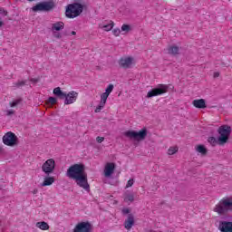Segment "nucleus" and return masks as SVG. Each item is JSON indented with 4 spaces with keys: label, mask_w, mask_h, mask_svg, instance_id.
I'll return each mask as SVG.
<instances>
[{
    "label": "nucleus",
    "mask_w": 232,
    "mask_h": 232,
    "mask_svg": "<svg viewBox=\"0 0 232 232\" xmlns=\"http://www.w3.org/2000/svg\"><path fill=\"white\" fill-rule=\"evenodd\" d=\"M53 95L58 99L64 100V104H73L75 101H77V97H79V93L77 92L72 91L68 93L62 92L61 87H56L53 91Z\"/></svg>",
    "instance_id": "f257e3e1"
},
{
    "label": "nucleus",
    "mask_w": 232,
    "mask_h": 232,
    "mask_svg": "<svg viewBox=\"0 0 232 232\" xmlns=\"http://www.w3.org/2000/svg\"><path fill=\"white\" fill-rule=\"evenodd\" d=\"M214 211L218 215H226L227 211H232V197L224 198L218 205H216Z\"/></svg>",
    "instance_id": "f03ea898"
},
{
    "label": "nucleus",
    "mask_w": 232,
    "mask_h": 232,
    "mask_svg": "<svg viewBox=\"0 0 232 232\" xmlns=\"http://www.w3.org/2000/svg\"><path fill=\"white\" fill-rule=\"evenodd\" d=\"M82 10H84V5L82 4H70L66 8L65 15L69 19H75V17H79Z\"/></svg>",
    "instance_id": "7ed1b4c3"
},
{
    "label": "nucleus",
    "mask_w": 232,
    "mask_h": 232,
    "mask_svg": "<svg viewBox=\"0 0 232 232\" xmlns=\"http://www.w3.org/2000/svg\"><path fill=\"white\" fill-rule=\"evenodd\" d=\"M218 146H224L229 140L231 135V127L229 125H221L218 129Z\"/></svg>",
    "instance_id": "20e7f679"
},
{
    "label": "nucleus",
    "mask_w": 232,
    "mask_h": 232,
    "mask_svg": "<svg viewBox=\"0 0 232 232\" xmlns=\"http://www.w3.org/2000/svg\"><path fill=\"white\" fill-rule=\"evenodd\" d=\"M69 179H72L76 182L77 186L82 188L85 191L90 193V183H88L87 175H69Z\"/></svg>",
    "instance_id": "39448f33"
},
{
    "label": "nucleus",
    "mask_w": 232,
    "mask_h": 232,
    "mask_svg": "<svg viewBox=\"0 0 232 232\" xmlns=\"http://www.w3.org/2000/svg\"><path fill=\"white\" fill-rule=\"evenodd\" d=\"M55 8V3L53 1H44L36 4L32 7L33 12H50Z\"/></svg>",
    "instance_id": "423d86ee"
},
{
    "label": "nucleus",
    "mask_w": 232,
    "mask_h": 232,
    "mask_svg": "<svg viewBox=\"0 0 232 232\" xmlns=\"http://www.w3.org/2000/svg\"><path fill=\"white\" fill-rule=\"evenodd\" d=\"M125 137H128V139H134V140H144L146 137H148V129L143 128L140 131L135 130H128L124 133Z\"/></svg>",
    "instance_id": "0eeeda50"
},
{
    "label": "nucleus",
    "mask_w": 232,
    "mask_h": 232,
    "mask_svg": "<svg viewBox=\"0 0 232 232\" xmlns=\"http://www.w3.org/2000/svg\"><path fill=\"white\" fill-rule=\"evenodd\" d=\"M168 90H169V86H168L167 84H159L156 88L150 90L147 93V98L151 99V97L163 95V93H168Z\"/></svg>",
    "instance_id": "6e6552de"
},
{
    "label": "nucleus",
    "mask_w": 232,
    "mask_h": 232,
    "mask_svg": "<svg viewBox=\"0 0 232 232\" xmlns=\"http://www.w3.org/2000/svg\"><path fill=\"white\" fill-rule=\"evenodd\" d=\"M85 170L86 166H84V164H74L67 169L66 175H84Z\"/></svg>",
    "instance_id": "1a4fd4ad"
},
{
    "label": "nucleus",
    "mask_w": 232,
    "mask_h": 232,
    "mask_svg": "<svg viewBox=\"0 0 232 232\" xmlns=\"http://www.w3.org/2000/svg\"><path fill=\"white\" fill-rule=\"evenodd\" d=\"M3 142L5 146H16L17 144V136L12 131L6 132L3 137Z\"/></svg>",
    "instance_id": "9d476101"
},
{
    "label": "nucleus",
    "mask_w": 232,
    "mask_h": 232,
    "mask_svg": "<svg viewBox=\"0 0 232 232\" xmlns=\"http://www.w3.org/2000/svg\"><path fill=\"white\" fill-rule=\"evenodd\" d=\"M92 223L86 221L78 223L74 227V232H92Z\"/></svg>",
    "instance_id": "9b49d317"
},
{
    "label": "nucleus",
    "mask_w": 232,
    "mask_h": 232,
    "mask_svg": "<svg viewBox=\"0 0 232 232\" xmlns=\"http://www.w3.org/2000/svg\"><path fill=\"white\" fill-rule=\"evenodd\" d=\"M134 61L135 60L131 56L121 57L119 60V66L121 68H124L125 70H128V69L131 68V65L133 64Z\"/></svg>",
    "instance_id": "f8f14e48"
},
{
    "label": "nucleus",
    "mask_w": 232,
    "mask_h": 232,
    "mask_svg": "<svg viewBox=\"0 0 232 232\" xmlns=\"http://www.w3.org/2000/svg\"><path fill=\"white\" fill-rule=\"evenodd\" d=\"M42 169L44 173H53V169H55V160L53 159L47 160L42 166Z\"/></svg>",
    "instance_id": "ddd939ff"
},
{
    "label": "nucleus",
    "mask_w": 232,
    "mask_h": 232,
    "mask_svg": "<svg viewBox=\"0 0 232 232\" xmlns=\"http://www.w3.org/2000/svg\"><path fill=\"white\" fill-rule=\"evenodd\" d=\"M123 226L125 229L130 231V229H131L133 226H135V216H133V214H129L127 218L124 221Z\"/></svg>",
    "instance_id": "4468645a"
},
{
    "label": "nucleus",
    "mask_w": 232,
    "mask_h": 232,
    "mask_svg": "<svg viewBox=\"0 0 232 232\" xmlns=\"http://www.w3.org/2000/svg\"><path fill=\"white\" fill-rule=\"evenodd\" d=\"M218 229L221 232H232V222L229 221H220Z\"/></svg>",
    "instance_id": "2eb2a0df"
},
{
    "label": "nucleus",
    "mask_w": 232,
    "mask_h": 232,
    "mask_svg": "<svg viewBox=\"0 0 232 232\" xmlns=\"http://www.w3.org/2000/svg\"><path fill=\"white\" fill-rule=\"evenodd\" d=\"M192 104H193V106H195V108H198L199 110L208 108V106L206 105V100H204V99L194 100L192 102Z\"/></svg>",
    "instance_id": "dca6fc26"
},
{
    "label": "nucleus",
    "mask_w": 232,
    "mask_h": 232,
    "mask_svg": "<svg viewBox=\"0 0 232 232\" xmlns=\"http://www.w3.org/2000/svg\"><path fill=\"white\" fill-rule=\"evenodd\" d=\"M61 30H64L63 22H56L52 24V32H61Z\"/></svg>",
    "instance_id": "f3484780"
},
{
    "label": "nucleus",
    "mask_w": 232,
    "mask_h": 232,
    "mask_svg": "<svg viewBox=\"0 0 232 232\" xmlns=\"http://www.w3.org/2000/svg\"><path fill=\"white\" fill-rule=\"evenodd\" d=\"M115 171V163H107L104 169V175H112Z\"/></svg>",
    "instance_id": "a211bd4d"
},
{
    "label": "nucleus",
    "mask_w": 232,
    "mask_h": 232,
    "mask_svg": "<svg viewBox=\"0 0 232 232\" xmlns=\"http://www.w3.org/2000/svg\"><path fill=\"white\" fill-rule=\"evenodd\" d=\"M53 182H55V178L46 176L44 179V182L42 183V186L43 187L52 186L53 184Z\"/></svg>",
    "instance_id": "6ab92c4d"
},
{
    "label": "nucleus",
    "mask_w": 232,
    "mask_h": 232,
    "mask_svg": "<svg viewBox=\"0 0 232 232\" xmlns=\"http://www.w3.org/2000/svg\"><path fill=\"white\" fill-rule=\"evenodd\" d=\"M36 227H39V229H42V231H48V229H50V225L44 221H42L36 223Z\"/></svg>",
    "instance_id": "aec40b11"
},
{
    "label": "nucleus",
    "mask_w": 232,
    "mask_h": 232,
    "mask_svg": "<svg viewBox=\"0 0 232 232\" xmlns=\"http://www.w3.org/2000/svg\"><path fill=\"white\" fill-rule=\"evenodd\" d=\"M115 24H113V21H110L109 24H106L104 25H100V28L104 30L105 32H110L111 30L113 29Z\"/></svg>",
    "instance_id": "412c9836"
},
{
    "label": "nucleus",
    "mask_w": 232,
    "mask_h": 232,
    "mask_svg": "<svg viewBox=\"0 0 232 232\" xmlns=\"http://www.w3.org/2000/svg\"><path fill=\"white\" fill-rule=\"evenodd\" d=\"M196 151L201 155H208V149H206V146L204 145H198L196 147Z\"/></svg>",
    "instance_id": "4be33fe9"
},
{
    "label": "nucleus",
    "mask_w": 232,
    "mask_h": 232,
    "mask_svg": "<svg viewBox=\"0 0 232 232\" xmlns=\"http://www.w3.org/2000/svg\"><path fill=\"white\" fill-rule=\"evenodd\" d=\"M179 52H180V49L179 48V46L169 47V53H170V55H177Z\"/></svg>",
    "instance_id": "5701e85b"
},
{
    "label": "nucleus",
    "mask_w": 232,
    "mask_h": 232,
    "mask_svg": "<svg viewBox=\"0 0 232 232\" xmlns=\"http://www.w3.org/2000/svg\"><path fill=\"white\" fill-rule=\"evenodd\" d=\"M26 85V81H18L13 83V88H23V86Z\"/></svg>",
    "instance_id": "b1692460"
},
{
    "label": "nucleus",
    "mask_w": 232,
    "mask_h": 232,
    "mask_svg": "<svg viewBox=\"0 0 232 232\" xmlns=\"http://www.w3.org/2000/svg\"><path fill=\"white\" fill-rule=\"evenodd\" d=\"M208 142H209L212 146H217V144H218V138L208 137Z\"/></svg>",
    "instance_id": "393cba45"
},
{
    "label": "nucleus",
    "mask_w": 232,
    "mask_h": 232,
    "mask_svg": "<svg viewBox=\"0 0 232 232\" xmlns=\"http://www.w3.org/2000/svg\"><path fill=\"white\" fill-rule=\"evenodd\" d=\"M135 200V196L133 194H128L124 198V202H133Z\"/></svg>",
    "instance_id": "a878e982"
},
{
    "label": "nucleus",
    "mask_w": 232,
    "mask_h": 232,
    "mask_svg": "<svg viewBox=\"0 0 232 232\" xmlns=\"http://www.w3.org/2000/svg\"><path fill=\"white\" fill-rule=\"evenodd\" d=\"M46 104H51V106H53V104H57V98L55 97H49Z\"/></svg>",
    "instance_id": "bb28decb"
},
{
    "label": "nucleus",
    "mask_w": 232,
    "mask_h": 232,
    "mask_svg": "<svg viewBox=\"0 0 232 232\" xmlns=\"http://www.w3.org/2000/svg\"><path fill=\"white\" fill-rule=\"evenodd\" d=\"M108 97H110V95L106 94V92H103L101 95V102H102V104H106V101H108Z\"/></svg>",
    "instance_id": "cd10ccee"
},
{
    "label": "nucleus",
    "mask_w": 232,
    "mask_h": 232,
    "mask_svg": "<svg viewBox=\"0 0 232 232\" xmlns=\"http://www.w3.org/2000/svg\"><path fill=\"white\" fill-rule=\"evenodd\" d=\"M177 151H179V149L177 147H170L168 150V155H175V153H177Z\"/></svg>",
    "instance_id": "c85d7f7f"
},
{
    "label": "nucleus",
    "mask_w": 232,
    "mask_h": 232,
    "mask_svg": "<svg viewBox=\"0 0 232 232\" xmlns=\"http://www.w3.org/2000/svg\"><path fill=\"white\" fill-rule=\"evenodd\" d=\"M104 106H106V103H102V102H100L99 106H97L95 109V113H100L101 110H102Z\"/></svg>",
    "instance_id": "c756f323"
},
{
    "label": "nucleus",
    "mask_w": 232,
    "mask_h": 232,
    "mask_svg": "<svg viewBox=\"0 0 232 232\" xmlns=\"http://www.w3.org/2000/svg\"><path fill=\"white\" fill-rule=\"evenodd\" d=\"M131 30V26L130 24H124L122 26H121V31L122 32H130Z\"/></svg>",
    "instance_id": "7c9ffc66"
},
{
    "label": "nucleus",
    "mask_w": 232,
    "mask_h": 232,
    "mask_svg": "<svg viewBox=\"0 0 232 232\" xmlns=\"http://www.w3.org/2000/svg\"><path fill=\"white\" fill-rule=\"evenodd\" d=\"M111 92H113V84H109L108 87L105 90V93L107 95H110V93H111Z\"/></svg>",
    "instance_id": "2f4dec72"
},
{
    "label": "nucleus",
    "mask_w": 232,
    "mask_h": 232,
    "mask_svg": "<svg viewBox=\"0 0 232 232\" xmlns=\"http://www.w3.org/2000/svg\"><path fill=\"white\" fill-rule=\"evenodd\" d=\"M21 99L14 100L13 102L10 103L11 108H15V106L21 103Z\"/></svg>",
    "instance_id": "473e14b6"
},
{
    "label": "nucleus",
    "mask_w": 232,
    "mask_h": 232,
    "mask_svg": "<svg viewBox=\"0 0 232 232\" xmlns=\"http://www.w3.org/2000/svg\"><path fill=\"white\" fill-rule=\"evenodd\" d=\"M0 15L6 17V15H8V11L5 10L3 7H0Z\"/></svg>",
    "instance_id": "72a5a7b5"
},
{
    "label": "nucleus",
    "mask_w": 232,
    "mask_h": 232,
    "mask_svg": "<svg viewBox=\"0 0 232 232\" xmlns=\"http://www.w3.org/2000/svg\"><path fill=\"white\" fill-rule=\"evenodd\" d=\"M112 34L115 37H119V35H121V29H113Z\"/></svg>",
    "instance_id": "f704fd0d"
},
{
    "label": "nucleus",
    "mask_w": 232,
    "mask_h": 232,
    "mask_svg": "<svg viewBox=\"0 0 232 232\" xmlns=\"http://www.w3.org/2000/svg\"><path fill=\"white\" fill-rule=\"evenodd\" d=\"M135 180L133 179H130L128 180L126 188H131V186H133Z\"/></svg>",
    "instance_id": "c9c22d12"
},
{
    "label": "nucleus",
    "mask_w": 232,
    "mask_h": 232,
    "mask_svg": "<svg viewBox=\"0 0 232 232\" xmlns=\"http://www.w3.org/2000/svg\"><path fill=\"white\" fill-rule=\"evenodd\" d=\"M121 213H122V215H130V213H131V209L122 208Z\"/></svg>",
    "instance_id": "e433bc0d"
},
{
    "label": "nucleus",
    "mask_w": 232,
    "mask_h": 232,
    "mask_svg": "<svg viewBox=\"0 0 232 232\" xmlns=\"http://www.w3.org/2000/svg\"><path fill=\"white\" fill-rule=\"evenodd\" d=\"M96 141L98 142V144L104 142V137L98 136L96 138Z\"/></svg>",
    "instance_id": "4c0bfd02"
},
{
    "label": "nucleus",
    "mask_w": 232,
    "mask_h": 232,
    "mask_svg": "<svg viewBox=\"0 0 232 232\" xmlns=\"http://www.w3.org/2000/svg\"><path fill=\"white\" fill-rule=\"evenodd\" d=\"M53 37H55L56 39H61L63 37V35H61L60 33H57L55 31H53Z\"/></svg>",
    "instance_id": "58836bf2"
},
{
    "label": "nucleus",
    "mask_w": 232,
    "mask_h": 232,
    "mask_svg": "<svg viewBox=\"0 0 232 232\" xmlns=\"http://www.w3.org/2000/svg\"><path fill=\"white\" fill-rule=\"evenodd\" d=\"M14 113H15L14 111H12V110L7 111V116H9V117H10V115H14Z\"/></svg>",
    "instance_id": "ea45409f"
},
{
    "label": "nucleus",
    "mask_w": 232,
    "mask_h": 232,
    "mask_svg": "<svg viewBox=\"0 0 232 232\" xmlns=\"http://www.w3.org/2000/svg\"><path fill=\"white\" fill-rule=\"evenodd\" d=\"M217 77H220V72H214V78L217 79Z\"/></svg>",
    "instance_id": "a19ab883"
},
{
    "label": "nucleus",
    "mask_w": 232,
    "mask_h": 232,
    "mask_svg": "<svg viewBox=\"0 0 232 232\" xmlns=\"http://www.w3.org/2000/svg\"><path fill=\"white\" fill-rule=\"evenodd\" d=\"M105 178L107 180H111V179H113L112 175H105Z\"/></svg>",
    "instance_id": "79ce46f5"
},
{
    "label": "nucleus",
    "mask_w": 232,
    "mask_h": 232,
    "mask_svg": "<svg viewBox=\"0 0 232 232\" xmlns=\"http://www.w3.org/2000/svg\"><path fill=\"white\" fill-rule=\"evenodd\" d=\"M5 25V23L3 22V21H1V18H0V28L2 27V26H4Z\"/></svg>",
    "instance_id": "37998d69"
},
{
    "label": "nucleus",
    "mask_w": 232,
    "mask_h": 232,
    "mask_svg": "<svg viewBox=\"0 0 232 232\" xmlns=\"http://www.w3.org/2000/svg\"><path fill=\"white\" fill-rule=\"evenodd\" d=\"M71 35H77V32L75 31L71 32Z\"/></svg>",
    "instance_id": "c03bdc74"
},
{
    "label": "nucleus",
    "mask_w": 232,
    "mask_h": 232,
    "mask_svg": "<svg viewBox=\"0 0 232 232\" xmlns=\"http://www.w3.org/2000/svg\"><path fill=\"white\" fill-rule=\"evenodd\" d=\"M31 81H32L33 82H35V79H31Z\"/></svg>",
    "instance_id": "a18cd8bd"
},
{
    "label": "nucleus",
    "mask_w": 232,
    "mask_h": 232,
    "mask_svg": "<svg viewBox=\"0 0 232 232\" xmlns=\"http://www.w3.org/2000/svg\"><path fill=\"white\" fill-rule=\"evenodd\" d=\"M147 232H153V230H148Z\"/></svg>",
    "instance_id": "49530a36"
},
{
    "label": "nucleus",
    "mask_w": 232,
    "mask_h": 232,
    "mask_svg": "<svg viewBox=\"0 0 232 232\" xmlns=\"http://www.w3.org/2000/svg\"><path fill=\"white\" fill-rule=\"evenodd\" d=\"M34 193H37V190H34Z\"/></svg>",
    "instance_id": "de8ad7c7"
},
{
    "label": "nucleus",
    "mask_w": 232,
    "mask_h": 232,
    "mask_svg": "<svg viewBox=\"0 0 232 232\" xmlns=\"http://www.w3.org/2000/svg\"><path fill=\"white\" fill-rule=\"evenodd\" d=\"M28 1L32 2V1H34V0H28Z\"/></svg>",
    "instance_id": "09e8293b"
}]
</instances>
